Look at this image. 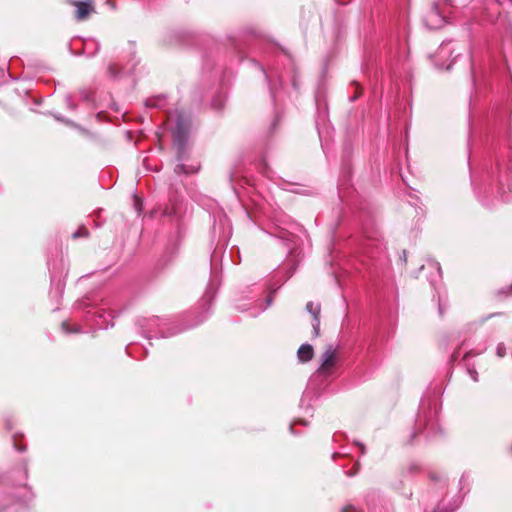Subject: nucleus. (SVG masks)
I'll return each mask as SVG.
<instances>
[{"mask_svg": "<svg viewBox=\"0 0 512 512\" xmlns=\"http://www.w3.org/2000/svg\"><path fill=\"white\" fill-rule=\"evenodd\" d=\"M167 126L172 132L173 147L176 150L177 164L174 167L176 175L195 174L200 169V163L190 158L188 140L191 132V117L181 111L169 112Z\"/></svg>", "mask_w": 512, "mask_h": 512, "instance_id": "1", "label": "nucleus"}, {"mask_svg": "<svg viewBox=\"0 0 512 512\" xmlns=\"http://www.w3.org/2000/svg\"><path fill=\"white\" fill-rule=\"evenodd\" d=\"M215 296V291L211 285H208L206 292L201 300V313L198 320L184 327L172 326L168 318H160L158 316L141 317L137 320V325L142 334L147 339L155 338H169L175 336L182 331L194 327L205 321L211 314L212 302Z\"/></svg>", "mask_w": 512, "mask_h": 512, "instance_id": "2", "label": "nucleus"}, {"mask_svg": "<svg viewBox=\"0 0 512 512\" xmlns=\"http://www.w3.org/2000/svg\"><path fill=\"white\" fill-rule=\"evenodd\" d=\"M76 310H86L85 319L93 323L99 329H108L113 327V318L111 312L106 311L103 307H96L89 298L82 299L75 303Z\"/></svg>", "mask_w": 512, "mask_h": 512, "instance_id": "3", "label": "nucleus"}, {"mask_svg": "<svg viewBox=\"0 0 512 512\" xmlns=\"http://www.w3.org/2000/svg\"><path fill=\"white\" fill-rule=\"evenodd\" d=\"M296 270V265L293 264L289 269L286 270V273L284 276L280 277V272L274 275L273 279L268 284V290L269 294L266 298L265 305L261 306L259 309H253L251 310L249 304L246 303H239L236 304L235 308L240 312H250L249 315L251 317H257L260 313L264 312L268 307H270L273 303L274 294L277 292V290L288 280L292 277Z\"/></svg>", "mask_w": 512, "mask_h": 512, "instance_id": "4", "label": "nucleus"}, {"mask_svg": "<svg viewBox=\"0 0 512 512\" xmlns=\"http://www.w3.org/2000/svg\"><path fill=\"white\" fill-rule=\"evenodd\" d=\"M337 361L338 353L336 347H334L333 344L327 345L321 355L319 367L310 378L309 385H312L318 379H327L331 377Z\"/></svg>", "mask_w": 512, "mask_h": 512, "instance_id": "5", "label": "nucleus"}, {"mask_svg": "<svg viewBox=\"0 0 512 512\" xmlns=\"http://www.w3.org/2000/svg\"><path fill=\"white\" fill-rule=\"evenodd\" d=\"M436 414L435 409H422L417 416L416 429L412 433V438L416 437L418 433H425L427 438L437 435L440 432V427Z\"/></svg>", "mask_w": 512, "mask_h": 512, "instance_id": "6", "label": "nucleus"}, {"mask_svg": "<svg viewBox=\"0 0 512 512\" xmlns=\"http://www.w3.org/2000/svg\"><path fill=\"white\" fill-rule=\"evenodd\" d=\"M451 0H437L433 2L429 11L425 14L423 21L429 29H440L446 23L448 8Z\"/></svg>", "mask_w": 512, "mask_h": 512, "instance_id": "7", "label": "nucleus"}, {"mask_svg": "<svg viewBox=\"0 0 512 512\" xmlns=\"http://www.w3.org/2000/svg\"><path fill=\"white\" fill-rule=\"evenodd\" d=\"M14 472L18 474L15 486L23 489V492L20 495H17L18 499L23 503L32 501L34 499V493L32 488L26 483L29 474L28 460L23 459Z\"/></svg>", "mask_w": 512, "mask_h": 512, "instance_id": "8", "label": "nucleus"}, {"mask_svg": "<svg viewBox=\"0 0 512 512\" xmlns=\"http://www.w3.org/2000/svg\"><path fill=\"white\" fill-rule=\"evenodd\" d=\"M498 171V196L501 201L509 202L511 200L509 193H512V171L509 166L502 167L500 164H498Z\"/></svg>", "mask_w": 512, "mask_h": 512, "instance_id": "9", "label": "nucleus"}, {"mask_svg": "<svg viewBox=\"0 0 512 512\" xmlns=\"http://www.w3.org/2000/svg\"><path fill=\"white\" fill-rule=\"evenodd\" d=\"M75 6V18L77 21L86 20L93 11L92 0H69Z\"/></svg>", "mask_w": 512, "mask_h": 512, "instance_id": "10", "label": "nucleus"}, {"mask_svg": "<svg viewBox=\"0 0 512 512\" xmlns=\"http://www.w3.org/2000/svg\"><path fill=\"white\" fill-rule=\"evenodd\" d=\"M306 310L312 315L311 326L313 330V337H318L320 332V311L321 306L319 303L309 301L306 304Z\"/></svg>", "mask_w": 512, "mask_h": 512, "instance_id": "11", "label": "nucleus"}, {"mask_svg": "<svg viewBox=\"0 0 512 512\" xmlns=\"http://www.w3.org/2000/svg\"><path fill=\"white\" fill-rule=\"evenodd\" d=\"M314 356V349L311 344L305 343L302 344L297 351V357L299 362L301 363H307L309 362Z\"/></svg>", "mask_w": 512, "mask_h": 512, "instance_id": "12", "label": "nucleus"}, {"mask_svg": "<svg viewBox=\"0 0 512 512\" xmlns=\"http://www.w3.org/2000/svg\"><path fill=\"white\" fill-rule=\"evenodd\" d=\"M148 108H163L166 105V98L164 96H156L149 98L145 101Z\"/></svg>", "mask_w": 512, "mask_h": 512, "instance_id": "13", "label": "nucleus"}, {"mask_svg": "<svg viewBox=\"0 0 512 512\" xmlns=\"http://www.w3.org/2000/svg\"><path fill=\"white\" fill-rule=\"evenodd\" d=\"M461 503V500H460V497L456 498L453 502L452 505H450L449 507L445 505V501L442 500L437 508L433 511V512H453L456 510V508L460 505Z\"/></svg>", "mask_w": 512, "mask_h": 512, "instance_id": "14", "label": "nucleus"}, {"mask_svg": "<svg viewBox=\"0 0 512 512\" xmlns=\"http://www.w3.org/2000/svg\"><path fill=\"white\" fill-rule=\"evenodd\" d=\"M224 103H225V97L221 96V95H218L215 98H213V100L211 102V105H212V107L214 109L220 110V109L223 108Z\"/></svg>", "mask_w": 512, "mask_h": 512, "instance_id": "15", "label": "nucleus"}, {"mask_svg": "<svg viewBox=\"0 0 512 512\" xmlns=\"http://www.w3.org/2000/svg\"><path fill=\"white\" fill-rule=\"evenodd\" d=\"M446 307H447V304H446L445 295L443 296V295H441L440 292H438V312H439L440 316H443L444 310Z\"/></svg>", "mask_w": 512, "mask_h": 512, "instance_id": "16", "label": "nucleus"}, {"mask_svg": "<svg viewBox=\"0 0 512 512\" xmlns=\"http://www.w3.org/2000/svg\"><path fill=\"white\" fill-rule=\"evenodd\" d=\"M79 96H80V99L84 102L92 101V92L87 88H81L79 90Z\"/></svg>", "mask_w": 512, "mask_h": 512, "instance_id": "17", "label": "nucleus"}, {"mask_svg": "<svg viewBox=\"0 0 512 512\" xmlns=\"http://www.w3.org/2000/svg\"><path fill=\"white\" fill-rule=\"evenodd\" d=\"M121 71L116 67L115 64H110L108 67V74L111 78L116 79L121 75Z\"/></svg>", "mask_w": 512, "mask_h": 512, "instance_id": "18", "label": "nucleus"}, {"mask_svg": "<svg viewBox=\"0 0 512 512\" xmlns=\"http://www.w3.org/2000/svg\"><path fill=\"white\" fill-rule=\"evenodd\" d=\"M88 235H89V232H88L87 228H85L84 226H81L77 231H75L72 234V238L77 239L80 237H87Z\"/></svg>", "mask_w": 512, "mask_h": 512, "instance_id": "19", "label": "nucleus"}, {"mask_svg": "<svg viewBox=\"0 0 512 512\" xmlns=\"http://www.w3.org/2000/svg\"><path fill=\"white\" fill-rule=\"evenodd\" d=\"M62 328L68 334H70V333H79V332L82 331L79 326H76L74 328H70L66 321L62 322Z\"/></svg>", "mask_w": 512, "mask_h": 512, "instance_id": "20", "label": "nucleus"}, {"mask_svg": "<svg viewBox=\"0 0 512 512\" xmlns=\"http://www.w3.org/2000/svg\"><path fill=\"white\" fill-rule=\"evenodd\" d=\"M65 102H66V106L69 110H71V111L76 110L77 105L72 101V96L70 94H67L65 96Z\"/></svg>", "mask_w": 512, "mask_h": 512, "instance_id": "21", "label": "nucleus"}, {"mask_svg": "<svg viewBox=\"0 0 512 512\" xmlns=\"http://www.w3.org/2000/svg\"><path fill=\"white\" fill-rule=\"evenodd\" d=\"M496 355L500 358L506 355V346L504 343H499L496 347Z\"/></svg>", "mask_w": 512, "mask_h": 512, "instance_id": "22", "label": "nucleus"}, {"mask_svg": "<svg viewBox=\"0 0 512 512\" xmlns=\"http://www.w3.org/2000/svg\"><path fill=\"white\" fill-rule=\"evenodd\" d=\"M353 85L355 86L356 92H355V94L353 96H350L349 100L351 102H354L360 96V94H361V87H360L359 83L354 81Z\"/></svg>", "mask_w": 512, "mask_h": 512, "instance_id": "23", "label": "nucleus"}, {"mask_svg": "<svg viewBox=\"0 0 512 512\" xmlns=\"http://www.w3.org/2000/svg\"><path fill=\"white\" fill-rule=\"evenodd\" d=\"M467 371H468V374L470 375V377L472 378V380L474 382H478L479 375H478V372L476 371V369L474 367H468Z\"/></svg>", "mask_w": 512, "mask_h": 512, "instance_id": "24", "label": "nucleus"}, {"mask_svg": "<svg viewBox=\"0 0 512 512\" xmlns=\"http://www.w3.org/2000/svg\"><path fill=\"white\" fill-rule=\"evenodd\" d=\"M450 44H451V41H449V42H443V43L441 44V46H440V52H439V54H440V55H444V54H446L447 52H450V47H449V46H450Z\"/></svg>", "mask_w": 512, "mask_h": 512, "instance_id": "25", "label": "nucleus"}, {"mask_svg": "<svg viewBox=\"0 0 512 512\" xmlns=\"http://www.w3.org/2000/svg\"><path fill=\"white\" fill-rule=\"evenodd\" d=\"M419 470H420V465L415 463V462L410 463L409 466H408V472L410 474H414V473H416Z\"/></svg>", "mask_w": 512, "mask_h": 512, "instance_id": "26", "label": "nucleus"}, {"mask_svg": "<svg viewBox=\"0 0 512 512\" xmlns=\"http://www.w3.org/2000/svg\"><path fill=\"white\" fill-rule=\"evenodd\" d=\"M379 512H394V509L390 504L385 503L381 505Z\"/></svg>", "mask_w": 512, "mask_h": 512, "instance_id": "27", "label": "nucleus"}, {"mask_svg": "<svg viewBox=\"0 0 512 512\" xmlns=\"http://www.w3.org/2000/svg\"><path fill=\"white\" fill-rule=\"evenodd\" d=\"M279 123H280V117L278 115H276L271 123L270 130H275Z\"/></svg>", "mask_w": 512, "mask_h": 512, "instance_id": "28", "label": "nucleus"}, {"mask_svg": "<svg viewBox=\"0 0 512 512\" xmlns=\"http://www.w3.org/2000/svg\"><path fill=\"white\" fill-rule=\"evenodd\" d=\"M342 512H358L353 505H347L343 507Z\"/></svg>", "mask_w": 512, "mask_h": 512, "instance_id": "29", "label": "nucleus"}, {"mask_svg": "<svg viewBox=\"0 0 512 512\" xmlns=\"http://www.w3.org/2000/svg\"><path fill=\"white\" fill-rule=\"evenodd\" d=\"M135 208H136L138 214H140V212H141V203H140V199H138L137 197H135Z\"/></svg>", "mask_w": 512, "mask_h": 512, "instance_id": "30", "label": "nucleus"}, {"mask_svg": "<svg viewBox=\"0 0 512 512\" xmlns=\"http://www.w3.org/2000/svg\"><path fill=\"white\" fill-rule=\"evenodd\" d=\"M14 447L16 450H18L19 452H24L26 451V446L24 445H18L16 442H14Z\"/></svg>", "mask_w": 512, "mask_h": 512, "instance_id": "31", "label": "nucleus"}, {"mask_svg": "<svg viewBox=\"0 0 512 512\" xmlns=\"http://www.w3.org/2000/svg\"><path fill=\"white\" fill-rule=\"evenodd\" d=\"M481 352H482V350H481V351H479V352H473V350H470V351L466 352V354L464 355V358L466 359V358H468V357H471V356L477 355V354H479V353H481Z\"/></svg>", "mask_w": 512, "mask_h": 512, "instance_id": "32", "label": "nucleus"}, {"mask_svg": "<svg viewBox=\"0 0 512 512\" xmlns=\"http://www.w3.org/2000/svg\"><path fill=\"white\" fill-rule=\"evenodd\" d=\"M466 481H467V477L465 475H462L459 480V486L461 489H462V486L466 483Z\"/></svg>", "mask_w": 512, "mask_h": 512, "instance_id": "33", "label": "nucleus"}, {"mask_svg": "<svg viewBox=\"0 0 512 512\" xmlns=\"http://www.w3.org/2000/svg\"><path fill=\"white\" fill-rule=\"evenodd\" d=\"M54 118L61 122H67V120L59 114H54Z\"/></svg>", "mask_w": 512, "mask_h": 512, "instance_id": "34", "label": "nucleus"}, {"mask_svg": "<svg viewBox=\"0 0 512 512\" xmlns=\"http://www.w3.org/2000/svg\"><path fill=\"white\" fill-rule=\"evenodd\" d=\"M269 90H270V93H271V97L273 99H275V92H274V88L273 86L269 83Z\"/></svg>", "mask_w": 512, "mask_h": 512, "instance_id": "35", "label": "nucleus"}, {"mask_svg": "<svg viewBox=\"0 0 512 512\" xmlns=\"http://www.w3.org/2000/svg\"><path fill=\"white\" fill-rule=\"evenodd\" d=\"M356 444L360 447L361 454H364L365 453V446L362 443H359V442H357Z\"/></svg>", "mask_w": 512, "mask_h": 512, "instance_id": "36", "label": "nucleus"}, {"mask_svg": "<svg viewBox=\"0 0 512 512\" xmlns=\"http://www.w3.org/2000/svg\"><path fill=\"white\" fill-rule=\"evenodd\" d=\"M493 316H494V314H490V315H488V316H486V317L482 318L481 323H483V322L487 321L489 318H491V317H493Z\"/></svg>", "mask_w": 512, "mask_h": 512, "instance_id": "37", "label": "nucleus"}, {"mask_svg": "<svg viewBox=\"0 0 512 512\" xmlns=\"http://www.w3.org/2000/svg\"><path fill=\"white\" fill-rule=\"evenodd\" d=\"M430 477H431V479H432V480H434V481H439V480H440V478H439V477H437V476H435L434 474H431V476H430Z\"/></svg>", "mask_w": 512, "mask_h": 512, "instance_id": "38", "label": "nucleus"}, {"mask_svg": "<svg viewBox=\"0 0 512 512\" xmlns=\"http://www.w3.org/2000/svg\"><path fill=\"white\" fill-rule=\"evenodd\" d=\"M356 473H357V469L353 472H347V475L351 477V476L356 475Z\"/></svg>", "mask_w": 512, "mask_h": 512, "instance_id": "39", "label": "nucleus"}, {"mask_svg": "<svg viewBox=\"0 0 512 512\" xmlns=\"http://www.w3.org/2000/svg\"><path fill=\"white\" fill-rule=\"evenodd\" d=\"M401 259L406 262V251H403V256L401 257Z\"/></svg>", "mask_w": 512, "mask_h": 512, "instance_id": "40", "label": "nucleus"}, {"mask_svg": "<svg viewBox=\"0 0 512 512\" xmlns=\"http://www.w3.org/2000/svg\"><path fill=\"white\" fill-rule=\"evenodd\" d=\"M57 288L62 292L63 291V285L59 282Z\"/></svg>", "mask_w": 512, "mask_h": 512, "instance_id": "41", "label": "nucleus"}, {"mask_svg": "<svg viewBox=\"0 0 512 512\" xmlns=\"http://www.w3.org/2000/svg\"><path fill=\"white\" fill-rule=\"evenodd\" d=\"M262 71H263V73H264V75H265V79H266L267 81H269V76L267 75L266 71H265L264 69H262Z\"/></svg>", "mask_w": 512, "mask_h": 512, "instance_id": "42", "label": "nucleus"}, {"mask_svg": "<svg viewBox=\"0 0 512 512\" xmlns=\"http://www.w3.org/2000/svg\"><path fill=\"white\" fill-rule=\"evenodd\" d=\"M6 426H7V429H9V430L11 429V423H10V421H7Z\"/></svg>", "mask_w": 512, "mask_h": 512, "instance_id": "43", "label": "nucleus"}, {"mask_svg": "<svg viewBox=\"0 0 512 512\" xmlns=\"http://www.w3.org/2000/svg\"><path fill=\"white\" fill-rule=\"evenodd\" d=\"M289 430H290V432H291L292 434H294V429H293V426H292V425H290V426H289Z\"/></svg>", "mask_w": 512, "mask_h": 512, "instance_id": "44", "label": "nucleus"}, {"mask_svg": "<svg viewBox=\"0 0 512 512\" xmlns=\"http://www.w3.org/2000/svg\"><path fill=\"white\" fill-rule=\"evenodd\" d=\"M298 423L303 424V425H307V422L304 421V420L298 421Z\"/></svg>", "mask_w": 512, "mask_h": 512, "instance_id": "45", "label": "nucleus"}, {"mask_svg": "<svg viewBox=\"0 0 512 512\" xmlns=\"http://www.w3.org/2000/svg\"><path fill=\"white\" fill-rule=\"evenodd\" d=\"M98 50H99V44L96 43V49H95V52L93 54H95Z\"/></svg>", "mask_w": 512, "mask_h": 512, "instance_id": "46", "label": "nucleus"}, {"mask_svg": "<svg viewBox=\"0 0 512 512\" xmlns=\"http://www.w3.org/2000/svg\"><path fill=\"white\" fill-rule=\"evenodd\" d=\"M436 266H437V270H438V272L440 273V271H441V268H440V265H439V263H436Z\"/></svg>", "mask_w": 512, "mask_h": 512, "instance_id": "47", "label": "nucleus"}, {"mask_svg": "<svg viewBox=\"0 0 512 512\" xmlns=\"http://www.w3.org/2000/svg\"><path fill=\"white\" fill-rule=\"evenodd\" d=\"M451 65H452V62L450 64L447 65L446 69L447 70H450L451 69Z\"/></svg>", "mask_w": 512, "mask_h": 512, "instance_id": "48", "label": "nucleus"}, {"mask_svg": "<svg viewBox=\"0 0 512 512\" xmlns=\"http://www.w3.org/2000/svg\"><path fill=\"white\" fill-rule=\"evenodd\" d=\"M292 84H293V87H294V88H297V84H296V81H295V80H293Z\"/></svg>", "mask_w": 512, "mask_h": 512, "instance_id": "49", "label": "nucleus"}, {"mask_svg": "<svg viewBox=\"0 0 512 512\" xmlns=\"http://www.w3.org/2000/svg\"><path fill=\"white\" fill-rule=\"evenodd\" d=\"M0 74L3 76V75H4V71H3V70H0Z\"/></svg>", "mask_w": 512, "mask_h": 512, "instance_id": "50", "label": "nucleus"}, {"mask_svg": "<svg viewBox=\"0 0 512 512\" xmlns=\"http://www.w3.org/2000/svg\"><path fill=\"white\" fill-rule=\"evenodd\" d=\"M510 450L512 451V445L510 446Z\"/></svg>", "mask_w": 512, "mask_h": 512, "instance_id": "51", "label": "nucleus"}]
</instances>
